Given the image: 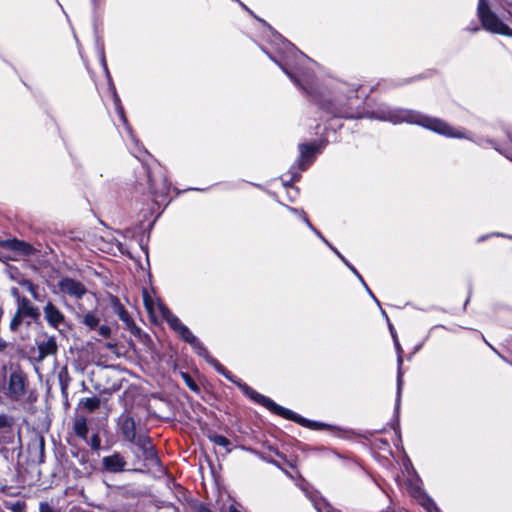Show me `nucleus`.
<instances>
[{"instance_id":"23","label":"nucleus","mask_w":512,"mask_h":512,"mask_svg":"<svg viewBox=\"0 0 512 512\" xmlns=\"http://www.w3.org/2000/svg\"><path fill=\"white\" fill-rule=\"evenodd\" d=\"M82 323L87 326L90 330L98 327L100 318L93 312H88L83 316Z\"/></svg>"},{"instance_id":"4","label":"nucleus","mask_w":512,"mask_h":512,"mask_svg":"<svg viewBox=\"0 0 512 512\" xmlns=\"http://www.w3.org/2000/svg\"><path fill=\"white\" fill-rule=\"evenodd\" d=\"M238 386L240 387V389L244 392L245 395H247L250 399H252L253 401L263 405L264 407H266L268 410H270L271 412L279 415V416H282L286 419H289V420H294L300 424H304V425H307V426H311L312 425V422L311 421H308L304 418H302L301 416H298L296 415L293 411L289 410V409H286L278 404H276L274 401H272L270 398L256 392L255 390H253L251 387H249L247 384L245 383H238Z\"/></svg>"},{"instance_id":"44","label":"nucleus","mask_w":512,"mask_h":512,"mask_svg":"<svg viewBox=\"0 0 512 512\" xmlns=\"http://www.w3.org/2000/svg\"><path fill=\"white\" fill-rule=\"evenodd\" d=\"M197 512H212V511H211L209 508H207L206 506L201 505V506L198 508Z\"/></svg>"},{"instance_id":"25","label":"nucleus","mask_w":512,"mask_h":512,"mask_svg":"<svg viewBox=\"0 0 512 512\" xmlns=\"http://www.w3.org/2000/svg\"><path fill=\"white\" fill-rule=\"evenodd\" d=\"M204 358L207 360L208 363L213 365L219 373H221L227 379L235 382L232 379L230 373L216 359H214L209 353H208V357H204Z\"/></svg>"},{"instance_id":"38","label":"nucleus","mask_w":512,"mask_h":512,"mask_svg":"<svg viewBox=\"0 0 512 512\" xmlns=\"http://www.w3.org/2000/svg\"><path fill=\"white\" fill-rule=\"evenodd\" d=\"M362 285L365 287L366 291L368 292V294L374 299V301L379 304V301L377 300V298L374 296V294L372 293V291L369 289V287L367 286L366 282L363 280V282H361Z\"/></svg>"},{"instance_id":"45","label":"nucleus","mask_w":512,"mask_h":512,"mask_svg":"<svg viewBox=\"0 0 512 512\" xmlns=\"http://www.w3.org/2000/svg\"><path fill=\"white\" fill-rule=\"evenodd\" d=\"M505 9L509 14L510 18L512 19V4H507V7Z\"/></svg>"},{"instance_id":"28","label":"nucleus","mask_w":512,"mask_h":512,"mask_svg":"<svg viewBox=\"0 0 512 512\" xmlns=\"http://www.w3.org/2000/svg\"><path fill=\"white\" fill-rule=\"evenodd\" d=\"M209 439L216 445L224 447L227 449V452H230L229 445L230 441L223 435H212L209 437Z\"/></svg>"},{"instance_id":"11","label":"nucleus","mask_w":512,"mask_h":512,"mask_svg":"<svg viewBox=\"0 0 512 512\" xmlns=\"http://www.w3.org/2000/svg\"><path fill=\"white\" fill-rule=\"evenodd\" d=\"M38 348V360L42 361L44 358L55 355L58 350V345L55 336H49L47 333H43L36 340Z\"/></svg>"},{"instance_id":"34","label":"nucleus","mask_w":512,"mask_h":512,"mask_svg":"<svg viewBox=\"0 0 512 512\" xmlns=\"http://www.w3.org/2000/svg\"><path fill=\"white\" fill-rule=\"evenodd\" d=\"M510 142L512 143V135L510 136ZM497 151H499L501 154H503L506 158H508L509 160L512 161V149L510 148H505V149H500V148H495Z\"/></svg>"},{"instance_id":"27","label":"nucleus","mask_w":512,"mask_h":512,"mask_svg":"<svg viewBox=\"0 0 512 512\" xmlns=\"http://www.w3.org/2000/svg\"><path fill=\"white\" fill-rule=\"evenodd\" d=\"M82 404L89 412H93L100 406V399L97 397L85 398L82 400Z\"/></svg>"},{"instance_id":"41","label":"nucleus","mask_w":512,"mask_h":512,"mask_svg":"<svg viewBox=\"0 0 512 512\" xmlns=\"http://www.w3.org/2000/svg\"><path fill=\"white\" fill-rule=\"evenodd\" d=\"M311 500H312V502H313L314 507L316 508V510H317L318 512H322V509L324 508V506L322 507V506L320 505V503H319V502H317V501H315L314 499H311Z\"/></svg>"},{"instance_id":"39","label":"nucleus","mask_w":512,"mask_h":512,"mask_svg":"<svg viewBox=\"0 0 512 512\" xmlns=\"http://www.w3.org/2000/svg\"><path fill=\"white\" fill-rule=\"evenodd\" d=\"M324 509L326 512H341L340 510L332 507L329 503L324 502Z\"/></svg>"},{"instance_id":"26","label":"nucleus","mask_w":512,"mask_h":512,"mask_svg":"<svg viewBox=\"0 0 512 512\" xmlns=\"http://www.w3.org/2000/svg\"><path fill=\"white\" fill-rule=\"evenodd\" d=\"M279 39L282 40L285 48L292 54L294 55L297 59H300V60H308V57L303 54L302 52H300L298 49H296V47L291 44L290 42H287L285 40L282 39V36H279Z\"/></svg>"},{"instance_id":"17","label":"nucleus","mask_w":512,"mask_h":512,"mask_svg":"<svg viewBox=\"0 0 512 512\" xmlns=\"http://www.w3.org/2000/svg\"><path fill=\"white\" fill-rule=\"evenodd\" d=\"M119 426L121 434L126 441L132 443L136 438H138L136 433V423L133 417L129 415H122L119 418Z\"/></svg>"},{"instance_id":"20","label":"nucleus","mask_w":512,"mask_h":512,"mask_svg":"<svg viewBox=\"0 0 512 512\" xmlns=\"http://www.w3.org/2000/svg\"><path fill=\"white\" fill-rule=\"evenodd\" d=\"M6 246L12 250L15 251L21 255L24 256H30L35 253V249L32 245H30L27 242L18 240V239H11L6 242Z\"/></svg>"},{"instance_id":"14","label":"nucleus","mask_w":512,"mask_h":512,"mask_svg":"<svg viewBox=\"0 0 512 512\" xmlns=\"http://www.w3.org/2000/svg\"><path fill=\"white\" fill-rule=\"evenodd\" d=\"M134 443L142 452V457L145 461L151 464L158 463L156 451L151 443V439L145 434H139Z\"/></svg>"},{"instance_id":"46","label":"nucleus","mask_w":512,"mask_h":512,"mask_svg":"<svg viewBox=\"0 0 512 512\" xmlns=\"http://www.w3.org/2000/svg\"><path fill=\"white\" fill-rule=\"evenodd\" d=\"M337 256H338V253H340L335 247H333L331 245V247H329Z\"/></svg>"},{"instance_id":"9","label":"nucleus","mask_w":512,"mask_h":512,"mask_svg":"<svg viewBox=\"0 0 512 512\" xmlns=\"http://www.w3.org/2000/svg\"><path fill=\"white\" fill-rule=\"evenodd\" d=\"M275 63H277L279 65V67L283 70V72L297 85V86H301L305 91H307L309 94H312V92L310 91V89L301 82V80L298 78V76L293 73L290 68L296 70L303 78H306L307 75L302 72L300 70V68L298 67V64H302L304 62H312L309 58L308 60H300V59H297L294 55L293 57L295 58V63L287 60L285 63H281L279 61H277L276 59H274L272 56H269Z\"/></svg>"},{"instance_id":"48","label":"nucleus","mask_w":512,"mask_h":512,"mask_svg":"<svg viewBox=\"0 0 512 512\" xmlns=\"http://www.w3.org/2000/svg\"><path fill=\"white\" fill-rule=\"evenodd\" d=\"M100 0H92L94 5H97Z\"/></svg>"},{"instance_id":"6","label":"nucleus","mask_w":512,"mask_h":512,"mask_svg":"<svg viewBox=\"0 0 512 512\" xmlns=\"http://www.w3.org/2000/svg\"><path fill=\"white\" fill-rule=\"evenodd\" d=\"M27 378L21 370H13L10 372L6 382L4 383L1 393L12 402H19L26 394Z\"/></svg>"},{"instance_id":"21","label":"nucleus","mask_w":512,"mask_h":512,"mask_svg":"<svg viewBox=\"0 0 512 512\" xmlns=\"http://www.w3.org/2000/svg\"><path fill=\"white\" fill-rule=\"evenodd\" d=\"M419 504L427 511V512H440L439 508L435 504V502L424 492L419 491L416 496Z\"/></svg>"},{"instance_id":"37","label":"nucleus","mask_w":512,"mask_h":512,"mask_svg":"<svg viewBox=\"0 0 512 512\" xmlns=\"http://www.w3.org/2000/svg\"><path fill=\"white\" fill-rule=\"evenodd\" d=\"M185 381L190 389L196 391L198 389L197 385L193 382L191 377L188 374H184Z\"/></svg>"},{"instance_id":"24","label":"nucleus","mask_w":512,"mask_h":512,"mask_svg":"<svg viewBox=\"0 0 512 512\" xmlns=\"http://www.w3.org/2000/svg\"><path fill=\"white\" fill-rule=\"evenodd\" d=\"M74 431L78 437H80L82 439L87 438L88 427H87L86 420L84 418L76 420V422L74 424Z\"/></svg>"},{"instance_id":"13","label":"nucleus","mask_w":512,"mask_h":512,"mask_svg":"<svg viewBox=\"0 0 512 512\" xmlns=\"http://www.w3.org/2000/svg\"><path fill=\"white\" fill-rule=\"evenodd\" d=\"M15 418L6 413H0V444L13 442Z\"/></svg>"},{"instance_id":"1","label":"nucleus","mask_w":512,"mask_h":512,"mask_svg":"<svg viewBox=\"0 0 512 512\" xmlns=\"http://www.w3.org/2000/svg\"><path fill=\"white\" fill-rule=\"evenodd\" d=\"M370 117L382 121H389L393 124L403 122L417 124L438 134L451 138H469L464 131L456 129L438 118L429 117L414 110L383 106L371 112Z\"/></svg>"},{"instance_id":"18","label":"nucleus","mask_w":512,"mask_h":512,"mask_svg":"<svg viewBox=\"0 0 512 512\" xmlns=\"http://www.w3.org/2000/svg\"><path fill=\"white\" fill-rule=\"evenodd\" d=\"M392 336L394 338V344L397 350V365H398V371H397V397H396V410L399 409L400 401H401V392H402V385H403V372H402V364H403V358H402V348L400 346V343L397 339L396 334L392 332Z\"/></svg>"},{"instance_id":"43","label":"nucleus","mask_w":512,"mask_h":512,"mask_svg":"<svg viewBox=\"0 0 512 512\" xmlns=\"http://www.w3.org/2000/svg\"><path fill=\"white\" fill-rule=\"evenodd\" d=\"M288 210L291 211L293 214H299L302 217V210H298L296 208L288 207Z\"/></svg>"},{"instance_id":"8","label":"nucleus","mask_w":512,"mask_h":512,"mask_svg":"<svg viewBox=\"0 0 512 512\" xmlns=\"http://www.w3.org/2000/svg\"><path fill=\"white\" fill-rule=\"evenodd\" d=\"M148 183L153 201L156 203L158 198L166 196L169 192L170 185L160 170L148 172Z\"/></svg>"},{"instance_id":"3","label":"nucleus","mask_w":512,"mask_h":512,"mask_svg":"<svg viewBox=\"0 0 512 512\" xmlns=\"http://www.w3.org/2000/svg\"><path fill=\"white\" fill-rule=\"evenodd\" d=\"M161 316L167 324L187 343H189L195 352L201 357H208V350L199 341V339L184 325L181 320L174 315L162 303L157 304Z\"/></svg>"},{"instance_id":"15","label":"nucleus","mask_w":512,"mask_h":512,"mask_svg":"<svg viewBox=\"0 0 512 512\" xmlns=\"http://www.w3.org/2000/svg\"><path fill=\"white\" fill-rule=\"evenodd\" d=\"M43 313L49 326L60 329V326L65 324V315L51 301H48L43 307Z\"/></svg>"},{"instance_id":"19","label":"nucleus","mask_w":512,"mask_h":512,"mask_svg":"<svg viewBox=\"0 0 512 512\" xmlns=\"http://www.w3.org/2000/svg\"><path fill=\"white\" fill-rule=\"evenodd\" d=\"M300 157H299V167L302 170H305L313 161L315 153L317 152V148L314 145L310 144H300Z\"/></svg>"},{"instance_id":"36","label":"nucleus","mask_w":512,"mask_h":512,"mask_svg":"<svg viewBox=\"0 0 512 512\" xmlns=\"http://www.w3.org/2000/svg\"><path fill=\"white\" fill-rule=\"evenodd\" d=\"M10 294L14 298L15 303H17L19 301V299H21L23 297V295H21L19 290L15 287L11 288Z\"/></svg>"},{"instance_id":"42","label":"nucleus","mask_w":512,"mask_h":512,"mask_svg":"<svg viewBox=\"0 0 512 512\" xmlns=\"http://www.w3.org/2000/svg\"><path fill=\"white\" fill-rule=\"evenodd\" d=\"M7 347V342L0 337V352L4 351Z\"/></svg>"},{"instance_id":"10","label":"nucleus","mask_w":512,"mask_h":512,"mask_svg":"<svg viewBox=\"0 0 512 512\" xmlns=\"http://www.w3.org/2000/svg\"><path fill=\"white\" fill-rule=\"evenodd\" d=\"M318 104L321 109L334 117L347 119L360 117V113L358 111H354L351 107L345 105H338L328 100L319 101Z\"/></svg>"},{"instance_id":"30","label":"nucleus","mask_w":512,"mask_h":512,"mask_svg":"<svg viewBox=\"0 0 512 512\" xmlns=\"http://www.w3.org/2000/svg\"><path fill=\"white\" fill-rule=\"evenodd\" d=\"M338 257L357 276V278L360 280V282H363V278L359 274V272L356 270V268L351 263H349L348 260L341 253H338Z\"/></svg>"},{"instance_id":"35","label":"nucleus","mask_w":512,"mask_h":512,"mask_svg":"<svg viewBox=\"0 0 512 512\" xmlns=\"http://www.w3.org/2000/svg\"><path fill=\"white\" fill-rule=\"evenodd\" d=\"M39 512H60L59 510L53 509L48 503H41Z\"/></svg>"},{"instance_id":"50","label":"nucleus","mask_w":512,"mask_h":512,"mask_svg":"<svg viewBox=\"0 0 512 512\" xmlns=\"http://www.w3.org/2000/svg\"><path fill=\"white\" fill-rule=\"evenodd\" d=\"M296 179H297V177H296V176H292V177H291V179H290V181H295Z\"/></svg>"},{"instance_id":"40","label":"nucleus","mask_w":512,"mask_h":512,"mask_svg":"<svg viewBox=\"0 0 512 512\" xmlns=\"http://www.w3.org/2000/svg\"><path fill=\"white\" fill-rule=\"evenodd\" d=\"M227 512H241L235 504H230Z\"/></svg>"},{"instance_id":"2","label":"nucleus","mask_w":512,"mask_h":512,"mask_svg":"<svg viewBox=\"0 0 512 512\" xmlns=\"http://www.w3.org/2000/svg\"><path fill=\"white\" fill-rule=\"evenodd\" d=\"M40 310L26 296H23L16 303V310L10 320L9 329L21 340L30 338V327L32 322L40 318Z\"/></svg>"},{"instance_id":"5","label":"nucleus","mask_w":512,"mask_h":512,"mask_svg":"<svg viewBox=\"0 0 512 512\" xmlns=\"http://www.w3.org/2000/svg\"><path fill=\"white\" fill-rule=\"evenodd\" d=\"M477 14L487 31L512 37V29L490 9L486 0H479Z\"/></svg>"},{"instance_id":"31","label":"nucleus","mask_w":512,"mask_h":512,"mask_svg":"<svg viewBox=\"0 0 512 512\" xmlns=\"http://www.w3.org/2000/svg\"><path fill=\"white\" fill-rule=\"evenodd\" d=\"M89 445L91 446L92 449L94 450H98L100 448V445H101V440H100V437L98 436V434H94L90 441H89Z\"/></svg>"},{"instance_id":"22","label":"nucleus","mask_w":512,"mask_h":512,"mask_svg":"<svg viewBox=\"0 0 512 512\" xmlns=\"http://www.w3.org/2000/svg\"><path fill=\"white\" fill-rule=\"evenodd\" d=\"M19 284L23 286L31 294L34 300H41L40 294L38 292V286L35 285L32 281L28 279H23L19 282Z\"/></svg>"},{"instance_id":"51","label":"nucleus","mask_w":512,"mask_h":512,"mask_svg":"<svg viewBox=\"0 0 512 512\" xmlns=\"http://www.w3.org/2000/svg\"><path fill=\"white\" fill-rule=\"evenodd\" d=\"M283 184H284V186H286V187L288 186V183H287L285 180H283Z\"/></svg>"},{"instance_id":"29","label":"nucleus","mask_w":512,"mask_h":512,"mask_svg":"<svg viewBox=\"0 0 512 512\" xmlns=\"http://www.w3.org/2000/svg\"><path fill=\"white\" fill-rule=\"evenodd\" d=\"M302 219L305 222V224L315 233L317 237H319L328 247H331V244L329 241L321 234L320 231H318L309 221L307 215L305 212H302Z\"/></svg>"},{"instance_id":"33","label":"nucleus","mask_w":512,"mask_h":512,"mask_svg":"<svg viewBox=\"0 0 512 512\" xmlns=\"http://www.w3.org/2000/svg\"><path fill=\"white\" fill-rule=\"evenodd\" d=\"M98 333L103 338H108L110 336V334H111V329L107 325H102V326L99 327Z\"/></svg>"},{"instance_id":"16","label":"nucleus","mask_w":512,"mask_h":512,"mask_svg":"<svg viewBox=\"0 0 512 512\" xmlns=\"http://www.w3.org/2000/svg\"><path fill=\"white\" fill-rule=\"evenodd\" d=\"M61 292L75 297L81 298L86 293V288L82 283L71 278H63L58 283Z\"/></svg>"},{"instance_id":"49","label":"nucleus","mask_w":512,"mask_h":512,"mask_svg":"<svg viewBox=\"0 0 512 512\" xmlns=\"http://www.w3.org/2000/svg\"><path fill=\"white\" fill-rule=\"evenodd\" d=\"M485 239H486V237H485V236H482V237H480V238H479V240H478V241H484Z\"/></svg>"},{"instance_id":"7","label":"nucleus","mask_w":512,"mask_h":512,"mask_svg":"<svg viewBox=\"0 0 512 512\" xmlns=\"http://www.w3.org/2000/svg\"><path fill=\"white\" fill-rule=\"evenodd\" d=\"M101 63H102L103 69H104V71L106 73V76L108 78V81H109L110 86H111L112 91H113V100H114V105H115L116 112H117L120 120L125 125L126 130L129 133V135H130L131 141L135 144V148H131L132 149V153L135 155V157L139 158L140 154H141V149L138 147V141L135 139V137H134V135L132 133V129L128 125V122H127V119H126V116H125V113H124V109H123V107L121 105L120 98H119V96L116 93L114 85L111 83V77H110V74H109V71H108V67H107V64H106V60H105V57H104L103 53L101 55Z\"/></svg>"},{"instance_id":"52","label":"nucleus","mask_w":512,"mask_h":512,"mask_svg":"<svg viewBox=\"0 0 512 512\" xmlns=\"http://www.w3.org/2000/svg\"><path fill=\"white\" fill-rule=\"evenodd\" d=\"M313 425H315V426H322V424H318V423H313Z\"/></svg>"},{"instance_id":"12","label":"nucleus","mask_w":512,"mask_h":512,"mask_svg":"<svg viewBox=\"0 0 512 512\" xmlns=\"http://www.w3.org/2000/svg\"><path fill=\"white\" fill-rule=\"evenodd\" d=\"M101 464L103 470L109 473H121L127 470V461L119 452L103 457Z\"/></svg>"},{"instance_id":"32","label":"nucleus","mask_w":512,"mask_h":512,"mask_svg":"<svg viewBox=\"0 0 512 512\" xmlns=\"http://www.w3.org/2000/svg\"><path fill=\"white\" fill-rule=\"evenodd\" d=\"M143 296H144V303H145L146 309L149 312H152L154 310V303H153L152 299L150 298V296L148 295V293L146 291H144Z\"/></svg>"},{"instance_id":"47","label":"nucleus","mask_w":512,"mask_h":512,"mask_svg":"<svg viewBox=\"0 0 512 512\" xmlns=\"http://www.w3.org/2000/svg\"><path fill=\"white\" fill-rule=\"evenodd\" d=\"M120 317L122 320L126 321L127 320V315L126 313H123V314H120Z\"/></svg>"}]
</instances>
